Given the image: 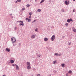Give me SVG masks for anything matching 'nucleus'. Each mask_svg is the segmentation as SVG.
Instances as JSON below:
<instances>
[{"label":"nucleus","mask_w":76,"mask_h":76,"mask_svg":"<svg viewBox=\"0 0 76 76\" xmlns=\"http://www.w3.org/2000/svg\"><path fill=\"white\" fill-rule=\"evenodd\" d=\"M11 41H12V43H13V42H16V40L15 38L12 37L11 39Z\"/></svg>","instance_id":"1"},{"label":"nucleus","mask_w":76,"mask_h":76,"mask_svg":"<svg viewBox=\"0 0 76 76\" xmlns=\"http://www.w3.org/2000/svg\"><path fill=\"white\" fill-rule=\"evenodd\" d=\"M26 6L27 7H29V6H30V5H29V4H27Z\"/></svg>","instance_id":"24"},{"label":"nucleus","mask_w":76,"mask_h":76,"mask_svg":"<svg viewBox=\"0 0 76 76\" xmlns=\"http://www.w3.org/2000/svg\"><path fill=\"white\" fill-rule=\"evenodd\" d=\"M65 65V64H61V66H62V67H64Z\"/></svg>","instance_id":"13"},{"label":"nucleus","mask_w":76,"mask_h":76,"mask_svg":"<svg viewBox=\"0 0 76 76\" xmlns=\"http://www.w3.org/2000/svg\"><path fill=\"white\" fill-rule=\"evenodd\" d=\"M72 44V43H71V42H70V43H69V45H70V44Z\"/></svg>","instance_id":"34"},{"label":"nucleus","mask_w":76,"mask_h":76,"mask_svg":"<svg viewBox=\"0 0 76 76\" xmlns=\"http://www.w3.org/2000/svg\"><path fill=\"white\" fill-rule=\"evenodd\" d=\"M65 25H66V26H68V24L67 23H66L65 24Z\"/></svg>","instance_id":"27"},{"label":"nucleus","mask_w":76,"mask_h":76,"mask_svg":"<svg viewBox=\"0 0 76 76\" xmlns=\"http://www.w3.org/2000/svg\"><path fill=\"white\" fill-rule=\"evenodd\" d=\"M45 1V0H42L41 1L40 3H43V2H44Z\"/></svg>","instance_id":"14"},{"label":"nucleus","mask_w":76,"mask_h":76,"mask_svg":"<svg viewBox=\"0 0 76 76\" xmlns=\"http://www.w3.org/2000/svg\"><path fill=\"white\" fill-rule=\"evenodd\" d=\"M15 65H16V64H15V65L14 64H12V66H15Z\"/></svg>","instance_id":"29"},{"label":"nucleus","mask_w":76,"mask_h":76,"mask_svg":"<svg viewBox=\"0 0 76 76\" xmlns=\"http://www.w3.org/2000/svg\"><path fill=\"white\" fill-rule=\"evenodd\" d=\"M37 11L38 12H41V10L39 9H38Z\"/></svg>","instance_id":"17"},{"label":"nucleus","mask_w":76,"mask_h":76,"mask_svg":"<svg viewBox=\"0 0 76 76\" xmlns=\"http://www.w3.org/2000/svg\"><path fill=\"white\" fill-rule=\"evenodd\" d=\"M62 11L63 12H64V10H62Z\"/></svg>","instance_id":"32"},{"label":"nucleus","mask_w":76,"mask_h":76,"mask_svg":"<svg viewBox=\"0 0 76 76\" xmlns=\"http://www.w3.org/2000/svg\"><path fill=\"white\" fill-rule=\"evenodd\" d=\"M72 19L70 18V19H68L67 20V22L69 23L70 22L72 21Z\"/></svg>","instance_id":"4"},{"label":"nucleus","mask_w":76,"mask_h":76,"mask_svg":"<svg viewBox=\"0 0 76 76\" xmlns=\"http://www.w3.org/2000/svg\"><path fill=\"white\" fill-rule=\"evenodd\" d=\"M25 7L23 8H22V11H23V10H25Z\"/></svg>","instance_id":"18"},{"label":"nucleus","mask_w":76,"mask_h":76,"mask_svg":"<svg viewBox=\"0 0 76 76\" xmlns=\"http://www.w3.org/2000/svg\"><path fill=\"white\" fill-rule=\"evenodd\" d=\"M73 12H75V10H73Z\"/></svg>","instance_id":"36"},{"label":"nucleus","mask_w":76,"mask_h":76,"mask_svg":"<svg viewBox=\"0 0 76 76\" xmlns=\"http://www.w3.org/2000/svg\"><path fill=\"white\" fill-rule=\"evenodd\" d=\"M35 21H36V20H34V21H33L32 22H35Z\"/></svg>","instance_id":"33"},{"label":"nucleus","mask_w":76,"mask_h":76,"mask_svg":"<svg viewBox=\"0 0 76 76\" xmlns=\"http://www.w3.org/2000/svg\"><path fill=\"white\" fill-rule=\"evenodd\" d=\"M28 22H30L31 20L30 18H28Z\"/></svg>","instance_id":"16"},{"label":"nucleus","mask_w":76,"mask_h":76,"mask_svg":"<svg viewBox=\"0 0 76 76\" xmlns=\"http://www.w3.org/2000/svg\"><path fill=\"white\" fill-rule=\"evenodd\" d=\"M73 31H74V32H76V29H73Z\"/></svg>","instance_id":"20"},{"label":"nucleus","mask_w":76,"mask_h":76,"mask_svg":"<svg viewBox=\"0 0 76 76\" xmlns=\"http://www.w3.org/2000/svg\"><path fill=\"white\" fill-rule=\"evenodd\" d=\"M10 62L11 63H14V61L13 60H10Z\"/></svg>","instance_id":"12"},{"label":"nucleus","mask_w":76,"mask_h":76,"mask_svg":"<svg viewBox=\"0 0 76 76\" xmlns=\"http://www.w3.org/2000/svg\"><path fill=\"white\" fill-rule=\"evenodd\" d=\"M6 50L7 51H8V52H10V49L6 48Z\"/></svg>","instance_id":"7"},{"label":"nucleus","mask_w":76,"mask_h":76,"mask_svg":"<svg viewBox=\"0 0 76 76\" xmlns=\"http://www.w3.org/2000/svg\"><path fill=\"white\" fill-rule=\"evenodd\" d=\"M29 15H32V12H31L29 13Z\"/></svg>","instance_id":"23"},{"label":"nucleus","mask_w":76,"mask_h":76,"mask_svg":"<svg viewBox=\"0 0 76 76\" xmlns=\"http://www.w3.org/2000/svg\"><path fill=\"white\" fill-rule=\"evenodd\" d=\"M29 18H31V15H30V16L29 17Z\"/></svg>","instance_id":"35"},{"label":"nucleus","mask_w":76,"mask_h":76,"mask_svg":"<svg viewBox=\"0 0 76 76\" xmlns=\"http://www.w3.org/2000/svg\"><path fill=\"white\" fill-rule=\"evenodd\" d=\"M65 3L66 4L68 5L69 4V1L67 2L66 1H65Z\"/></svg>","instance_id":"10"},{"label":"nucleus","mask_w":76,"mask_h":76,"mask_svg":"<svg viewBox=\"0 0 76 76\" xmlns=\"http://www.w3.org/2000/svg\"><path fill=\"white\" fill-rule=\"evenodd\" d=\"M61 53H60L58 55V56H61Z\"/></svg>","instance_id":"26"},{"label":"nucleus","mask_w":76,"mask_h":76,"mask_svg":"<svg viewBox=\"0 0 76 76\" xmlns=\"http://www.w3.org/2000/svg\"><path fill=\"white\" fill-rule=\"evenodd\" d=\"M39 57H40V56H39Z\"/></svg>","instance_id":"42"},{"label":"nucleus","mask_w":76,"mask_h":76,"mask_svg":"<svg viewBox=\"0 0 76 76\" xmlns=\"http://www.w3.org/2000/svg\"><path fill=\"white\" fill-rule=\"evenodd\" d=\"M31 38L33 39V38H35V35H32L31 37Z\"/></svg>","instance_id":"6"},{"label":"nucleus","mask_w":76,"mask_h":76,"mask_svg":"<svg viewBox=\"0 0 76 76\" xmlns=\"http://www.w3.org/2000/svg\"><path fill=\"white\" fill-rule=\"evenodd\" d=\"M3 76H6V75H4Z\"/></svg>","instance_id":"40"},{"label":"nucleus","mask_w":76,"mask_h":76,"mask_svg":"<svg viewBox=\"0 0 76 76\" xmlns=\"http://www.w3.org/2000/svg\"><path fill=\"white\" fill-rule=\"evenodd\" d=\"M16 70H19V66L18 65H16Z\"/></svg>","instance_id":"8"},{"label":"nucleus","mask_w":76,"mask_h":76,"mask_svg":"<svg viewBox=\"0 0 76 76\" xmlns=\"http://www.w3.org/2000/svg\"><path fill=\"white\" fill-rule=\"evenodd\" d=\"M55 35H53L51 38V40L52 41H54V39H55Z\"/></svg>","instance_id":"3"},{"label":"nucleus","mask_w":76,"mask_h":76,"mask_svg":"<svg viewBox=\"0 0 76 76\" xmlns=\"http://www.w3.org/2000/svg\"><path fill=\"white\" fill-rule=\"evenodd\" d=\"M17 22H19V23H20V22H19V21H18Z\"/></svg>","instance_id":"38"},{"label":"nucleus","mask_w":76,"mask_h":76,"mask_svg":"<svg viewBox=\"0 0 76 76\" xmlns=\"http://www.w3.org/2000/svg\"><path fill=\"white\" fill-rule=\"evenodd\" d=\"M18 2H20L21 1V0H17Z\"/></svg>","instance_id":"22"},{"label":"nucleus","mask_w":76,"mask_h":76,"mask_svg":"<svg viewBox=\"0 0 76 76\" xmlns=\"http://www.w3.org/2000/svg\"><path fill=\"white\" fill-rule=\"evenodd\" d=\"M19 22H20L21 23H20L19 24V25L20 26H21V25H22V26H23V25H24V24H23V21H19Z\"/></svg>","instance_id":"2"},{"label":"nucleus","mask_w":76,"mask_h":76,"mask_svg":"<svg viewBox=\"0 0 76 76\" xmlns=\"http://www.w3.org/2000/svg\"><path fill=\"white\" fill-rule=\"evenodd\" d=\"M40 76V74H38L37 75V76Z\"/></svg>","instance_id":"31"},{"label":"nucleus","mask_w":76,"mask_h":76,"mask_svg":"<svg viewBox=\"0 0 76 76\" xmlns=\"http://www.w3.org/2000/svg\"><path fill=\"white\" fill-rule=\"evenodd\" d=\"M26 64L27 66H31V64H30V62H27L26 63Z\"/></svg>","instance_id":"5"},{"label":"nucleus","mask_w":76,"mask_h":76,"mask_svg":"<svg viewBox=\"0 0 76 76\" xmlns=\"http://www.w3.org/2000/svg\"><path fill=\"white\" fill-rule=\"evenodd\" d=\"M57 63V61H53V64H55Z\"/></svg>","instance_id":"15"},{"label":"nucleus","mask_w":76,"mask_h":76,"mask_svg":"<svg viewBox=\"0 0 76 76\" xmlns=\"http://www.w3.org/2000/svg\"><path fill=\"white\" fill-rule=\"evenodd\" d=\"M66 76H68V75L67 74H66Z\"/></svg>","instance_id":"37"},{"label":"nucleus","mask_w":76,"mask_h":76,"mask_svg":"<svg viewBox=\"0 0 76 76\" xmlns=\"http://www.w3.org/2000/svg\"><path fill=\"white\" fill-rule=\"evenodd\" d=\"M18 2L17 1H15V3H17Z\"/></svg>","instance_id":"39"},{"label":"nucleus","mask_w":76,"mask_h":76,"mask_svg":"<svg viewBox=\"0 0 76 76\" xmlns=\"http://www.w3.org/2000/svg\"><path fill=\"white\" fill-rule=\"evenodd\" d=\"M27 69H31V65L27 66Z\"/></svg>","instance_id":"11"},{"label":"nucleus","mask_w":76,"mask_h":76,"mask_svg":"<svg viewBox=\"0 0 76 76\" xmlns=\"http://www.w3.org/2000/svg\"><path fill=\"white\" fill-rule=\"evenodd\" d=\"M44 40L45 41H48V38L45 37L44 39Z\"/></svg>","instance_id":"9"},{"label":"nucleus","mask_w":76,"mask_h":76,"mask_svg":"<svg viewBox=\"0 0 76 76\" xmlns=\"http://www.w3.org/2000/svg\"><path fill=\"white\" fill-rule=\"evenodd\" d=\"M28 20V18H26V20Z\"/></svg>","instance_id":"30"},{"label":"nucleus","mask_w":76,"mask_h":76,"mask_svg":"<svg viewBox=\"0 0 76 76\" xmlns=\"http://www.w3.org/2000/svg\"><path fill=\"white\" fill-rule=\"evenodd\" d=\"M68 73H72V71L71 70H69V72H68Z\"/></svg>","instance_id":"19"},{"label":"nucleus","mask_w":76,"mask_h":76,"mask_svg":"<svg viewBox=\"0 0 76 76\" xmlns=\"http://www.w3.org/2000/svg\"><path fill=\"white\" fill-rule=\"evenodd\" d=\"M14 29H15V30H16V29H17V27H15Z\"/></svg>","instance_id":"28"},{"label":"nucleus","mask_w":76,"mask_h":76,"mask_svg":"<svg viewBox=\"0 0 76 76\" xmlns=\"http://www.w3.org/2000/svg\"><path fill=\"white\" fill-rule=\"evenodd\" d=\"M58 53H56L55 54V56H58Z\"/></svg>","instance_id":"21"},{"label":"nucleus","mask_w":76,"mask_h":76,"mask_svg":"<svg viewBox=\"0 0 76 76\" xmlns=\"http://www.w3.org/2000/svg\"><path fill=\"white\" fill-rule=\"evenodd\" d=\"M73 1H75V0H73Z\"/></svg>","instance_id":"41"},{"label":"nucleus","mask_w":76,"mask_h":76,"mask_svg":"<svg viewBox=\"0 0 76 76\" xmlns=\"http://www.w3.org/2000/svg\"><path fill=\"white\" fill-rule=\"evenodd\" d=\"M38 31V28H36L35 29V31H36L37 32V31Z\"/></svg>","instance_id":"25"}]
</instances>
